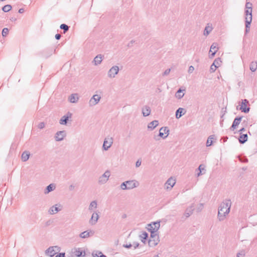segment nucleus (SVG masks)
<instances>
[{
	"label": "nucleus",
	"mask_w": 257,
	"mask_h": 257,
	"mask_svg": "<svg viewBox=\"0 0 257 257\" xmlns=\"http://www.w3.org/2000/svg\"><path fill=\"white\" fill-rule=\"evenodd\" d=\"M247 138L248 137L247 134H240V136L238 138V141L240 144H243L247 141Z\"/></svg>",
	"instance_id": "nucleus-26"
},
{
	"label": "nucleus",
	"mask_w": 257,
	"mask_h": 257,
	"mask_svg": "<svg viewBox=\"0 0 257 257\" xmlns=\"http://www.w3.org/2000/svg\"><path fill=\"white\" fill-rule=\"evenodd\" d=\"M242 119V116H238L235 118L231 126L230 127L231 131H234L236 126L240 123Z\"/></svg>",
	"instance_id": "nucleus-17"
},
{
	"label": "nucleus",
	"mask_w": 257,
	"mask_h": 257,
	"mask_svg": "<svg viewBox=\"0 0 257 257\" xmlns=\"http://www.w3.org/2000/svg\"><path fill=\"white\" fill-rule=\"evenodd\" d=\"M185 89H182L181 88H179L175 94V97L178 99H181L185 95Z\"/></svg>",
	"instance_id": "nucleus-22"
},
{
	"label": "nucleus",
	"mask_w": 257,
	"mask_h": 257,
	"mask_svg": "<svg viewBox=\"0 0 257 257\" xmlns=\"http://www.w3.org/2000/svg\"><path fill=\"white\" fill-rule=\"evenodd\" d=\"M62 209V206L60 204H57L50 208L48 212L50 214L53 215L57 213Z\"/></svg>",
	"instance_id": "nucleus-8"
},
{
	"label": "nucleus",
	"mask_w": 257,
	"mask_h": 257,
	"mask_svg": "<svg viewBox=\"0 0 257 257\" xmlns=\"http://www.w3.org/2000/svg\"><path fill=\"white\" fill-rule=\"evenodd\" d=\"M102 60V55L101 54L97 55L94 59L93 62H94L95 65H98L100 64Z\"/></svg>",
	"instance_id": "nucleus-28"
},
{
	"label": "nucleus",
	"mask_w": 257,
	"mask_h": 257,
	"mask_svg": "<svg viewBox=\"0 0 257 257\" xmlns=\"http://www.w3.org/2000/svg\"><path fill=\"white\" fill-rule=\"evenodd\" d=\"M250 25H249L248 26L246 25V23H245V33H247L249 31Z\"/></svg>",
	"instance_id": "nucleus-53"
},
{
	"label": "nucleus",
	"mask_w": 257,
	"mask_h": 257,
	"mask_svg": "<svg viewBox=\"0 0 257 257\" xmlns=\"http://www.w3.org/2000/svg\"><path fill=\"white\" fill-rule=\"evenodd\" d=\"M29 156L30 154L28 152H24L22 155V160L24 162H26L29 159Z\"/></svg>",
	"instance_id": "nucleus-32"
},
{
	"label": "nucleus",
	"mask_w": 257,
	"mask_h": 257,
	"mask_svg": "<svg viewBox=\"0 0 257 257\" xmlns=\"http://www.w3.org/2000/svg\"><path fill=\"white\" fill-rule=\"evenodd\" d=\"M140 237L142 238V241L145 243L146 240L148 238V233L145 231L143 232Z\"/></svg>",
	"instance_id": "nucleus-35"
},
{
	"label": "nucleus",
	"mask_w": 257,
	"mask_h": 257,
	"mask_svg": "<svg viewBox=\"0 0 257 257\" xmlns=\"http://www.w3.org/2000/svg\"><path fill=\"white\" fill-rule=\"evenodd\" d=\"M245 131V128L244 127L241 128L239 130V132L240 134H242L243 132H244Z\"/></svg>",
	"instance_id": "nucleus-60"
},
{
	"label": "nucleus",
	"mask_w": 257,
	"mask_h": 257,
	"mask_svg": "<svg viewBox=\"0 0 257 257\" xmlns=\"http://www.w3.org/2000/svg\"><path fill=\"white\" fill-rule=\"evenodd\" d=\"M60 28L63 30V33H66L69 30V27L65 24H62L60 25Z\"/></svg>",
	"instance_id": "nucleus-37"
},
{
	"label": "nucleus",
	"mask_w": 257,
	"mask_h": 257,
	"mask_svg": "<svg viewBox=\"0 0 257 257\" xmlns=\"http://www.w3.org/2000/svg\"><path fill=\"white\" fill-rule=\"evenodd\" d=\"M9 32V29L7 28H5L2 30V36L3 37H6Z\"/></svg>",
	"instance_id": "nucleus-43"
},
{
	"label": "nucleus",
	"mask_w": 257,
	"mask_h": 257,
	"mask_svg": "<svg viewBox=\"0 0 257 257\" xmlns=\"http://www.w3.org/2000/svg\"><path fill=\"white\" fill-rule=\"evenodd\" d=\"M159 237L157 233H154V231L151 233L150 238L148 241L149 245L150 247H155L159 242Z\"/></svg>",
	"instance_id": "nucleus-3"
},
{
	"label": "nucleus",
	"mask_w": 257,
	"mask_h": 257,
	"mask_svg": "<svg viewBox=\"0 0 257 257\" xmlns=\"http://www.w3.org/2000/svg\"><path fill=\"white\" fill-rule=\"evenodd\" d=\"M73 253L77 257L84 256L85 254V251L81 248H75L73 251Z\"/></svg>",
	"instance_id": "nucleus-24"
},
{
	"label": "nucleus",
	"mask_w": 257,
	"mask_h": 257,
	"mask_svg": "<svg viewBox=\"0 0 257 257\" xmlns=\"http://www.w3.org/2000/svg\"><path fill=\"white\" fill-rule=\"evenodd\" d=\"M119 71V67L117 66H112L108 72V76L109 78H114Z\"/></svg>",
	"instance_id": "nucleus-10"
},
{
	"label": "nucleus",
	"mask_w": 257,
	"mask_h": 257,
	"mask_svg": "<svg viewBox=\"0 0 257 257\" xmlns=\"http://www.w3.org/2000/svg\"><path fill=\"white\" fill-rule=\"evenodd\" d=\"M163 129V132H164L165 134L166 135H167V137L168 136L169 134V130L168 129V127H162Z\"/></svg>",
	"instance_id": "nucleus-45"
},
{
	"label": "nucleus",
	"mask_w": 257,
	"mask_h": 257,
	"mask_svg": "<svg viewBox=\"0 0 257 257\" xmlns=\"http://www.w3.org/2000/svg\"><path fill=\"white\" fill-rule=\"evenodd\" d=\"M134 41H133V40H132V41H131L128 43V47H131V46H132V44H133V43H134Z\"/></svg>",
	"instance_id": "nucleus-64"
},
{
	"label": "nucleus",
	"mask_w": 257,
	"mask_h": 257,
	"mask_svg": "<svg viewBox=\"0 0 257 257\" xmlns=\"http://www.w3.org/2000/svg\"><path fill=\"white\" fill-rule=\"evenodd\" d=\"M55 257H65V253L64 252L59 253Z\"/></svg>",
	"instance_id": "nucleus-52"
},
{
	"label": "nucleus",
	"mask_w": 257,
	"mask_h": 257,
	"mask_svg": "<svg viewBox=\"0 0 257 257\" xmlns=\"http://www.w3.org/2000/svg\"><path fill=\"white\" fill-rule=\"evenodd\" d=\"M205 166L204 165L201 164L199 166V167H198V169L196 170V171L198 170L200 172H201L202 173H203L202 172L204 171V172L205 173L206 170H205Z\"/></svg>",
	"instance_id": "nucleus-42"
},
{
	"label": "nucleus",
	"mask_w": 257,
	"mask_h": 257,
	"mask_svg": "<svg viewBox=\"0 0 257 257\" xmlns=\"http://www.w3.org/2000/svg\"><path fill=\"white\" fill-rule=\"evenodd\" d=\"M231 201L229 199L224 200L218 207L217 217L219 221H223L230 212Z\"/></svg>",
	"instance_id": "nucleus-1"
},
{
	"label": "nucleus",
	"mask_w": 257,
	"mask_h": 257,
	"mask_svg": "<svg viewBox=\"0 0 257 257\" xmlns=\"http://www.w3.org/2000/svg\"><path fill=\"white\" fill-rule=\"evenodd\" d=\"M223 109H222V115L221 116V118H222L224 116V115L225 114V112H226V110H223Z\"/></svg>",
	"instance_id": "nucleus-62"
},
{
	"label": "nucleus",
	"mask_w": 257,
	"mask_h": 257,
	"mask_svg": "<svg viewBox=\"0 0 257 257\" xmlns=\"http://www.w3.org/2000/svg\"><path fill=\"white\" fill-rule=\"evenodd\" d=\"M221 63V59L220 58H217L214 60L213 64L214 65H217L218 67L220 66Z\"/></svg>",
	"instance_id": "nucleus-40"
},
{
	"label": "nucleus",
	"mask_w": 257,
	"mask_h": 257,
	"mask_svg": "<svg viewBox=\"0 0 257 257\" xmlns=\"http://www.w3.org/2000/svg\"><path fill=\"white\" fill-rule=\"evenodd\" d=\"M176 183L175 180L172 177L169 178L165 184V187L166 189H171Z\"/></svg>",
	"instance_id": "nucleus-12"
},
{
	"label": "nucleus",
	"mask_w": 257,
	"mask_h": 257,
	"mask_svg": "<svg viewBox=\"0 0 257 257\" xmlns=\"http://www.w3.org/2000/svg\"><path fill=\"white\" fill-rule=\"evenodd\" d=\"M159 124V121L158 120H155L151 122H150L148 124V128L149 130H150L151 131L153 130L156 127H157Z\"/></svg>",
	"instance_id": "nucleus-25"
},
{
	"label": "nucleus",
	"mask_w": 257,
	"mask_h": 257,
	"mask_svg": "<svg viewBox=\"0 0 257 257\" xmlns=\"http://www.w3.org/2000/svg\"><path fill=\"white\" fill-rule=\"evenodd\" d=\"M245 9H252V4L249 2H247L245 4Z\"/></svg>",
	"instance_id": "nucleus-46"
},
{
	"label": "nucleus",
	"mask_w": 257,
	"mask_h": 257,
	"mask_svg": "<svg viewBox=\"0 0 257 257\" xmlns=\"http://www.w3.org/2000/svg\"><path fill=\"white\" fill-rule=\"evenodd\" d=\"M217 68H218V66L214 65L212 63V65L210 66V72H214L216 70Z\"/></svg>",
	"instance_id": "nucleus-44"
},
{
	"label": "nucleus",
	"mask_w": 257,
	"mask_h": 257,
	"mask_svg": "<svg viewBox=\"0 0 257 257\" xmlns=\"http://www.w3.org/2000/svg\"><path fill=\"white\" fill-rule=\"evenodd\" d=\"M78 94L77 93L72 94L69 97V100L71 103H76L78 100Z\"/></svg>",
	"instance_id": "nucleus-27"
},
{
	"label": "nucleus",
	"mask_w": 257,
	"mask_h": 257,
	"mask_svg": "<svg viewBox=\"0 0 257 257\" xmlns=\"http://www.w3.org/2000/svg\"><path fill=\"white\" fill-rule=\"evenodd\" d=\"M74 188V186L73 185H71L69 186V189L70 190H72Z\"/></svg>",
	"instance_id": "nucleus-63"
},
{
	"label": "nucleus",
	"mask_w": 257,
	"mask_h": 257,
	"mask_svg": "<svg viewBox=\"0 0 257 257\" xmlns=\"http://www.w3.org/2000/svg\"><path fill=\"white\" fill-rule=\"evenodd\" d=\"M24 12V9L23 8L20 9L19 10V13L20 14H22Z\"/></svg>",
	"instance_id": "nucleus-61"
},
{
	"label": "nucleus",
	"mask_w": 257,
	"mask_h": 257,
	"mask_svg": "<svg viewBox=\"0 0 257 257\" xmlns=\"http://www.w3.org/2000/svg\"><path fill=\"white\" fill-rule=\"evenodd\" d=\"M141 163H142L141 161H140V160H138L136 162V167H140V166H141Z\"/></svg>",
	"instance_id": "nucleus-54"
},
{
	"label": "nucleus",
	"mask_w": 257,
	"mask_h": 257,
	"mask_svg": "<svg viewBox=\"0 0 257 257\" xmlns=\"http://www.w3.org/2000/svg\"><path fill=\"white\" fill-rule=\"evenodd\" d=\"M245 252L244 250H241L236 254V257H244Z\"/></svg>",
	"instance_id": "nucleus-41"
},
{
	"label": "nucleus",
	"mask_w": 257,
	"mask_h": 257,
	"mask_svg": "<svg viewBox=\"0 0 257 257\" xmlns=\"http://www.w3.org/2000/svg\"><path fill=\"white\" fill-rule=\"evenodd\" d=\"M123 246L125 248H129L131 247L132 246H133V245L131 243H130L128 244H123Z\"/></svg>",
	"instance_id": "nucleus-55"
},
{
	"label": "nucleus",
	"mask_w": 257,
	"mask_h": 257,
	"mask_svg": "<svg viewBox=\"0 0 257 257\" xmlns=\"http://www.w3.org/2000/svg\"><path fill=\"white\" fill-rule=\"evenodd\" d=\"M133 245V246L134 247L135 249L139 247L140 243L138 242H133V244H132Z\"/></svg>",
	"instance_id": "nucleus-51"
},
{
	"label": "nucleus",
	"mask_w": 257,
	"mask_h": 257,
	"mask_svg": "<svg viewBox=\"0 0 257 257\" xmlns=\"http://www.w3.org/2000/svg\"><path fill=\"white\" fill-rule=\"evenodd\" d=\"M72 114L70 112H68L66 115L63 116L59 120L61 124L66 125L69 118L71 117Z\"/></svg>",
	"instance_id": "nucleus-13"
},
{
	"label": "nucleus",
	"mask_w": 257,
	"mask_h": 257,
	"mask_svg": "<svg viewBox=\"0 0 257 257\" xmlns=\"http://www.w3.org/2000/svg\"><path fill=\"white\" fill-rule=\"evenodd\" d=\"M97 206V202L95 200L92 201L90 203V205L88 207V209L89 211H92L93 208H96Z\"/></svg>",
	"instance_id": "nucleus-33"
},
{
	"label": "nucleus",
	"mask_w": 257,
	"mask_h": 257,
	"mask_svg": "<svg viewBox=\"0 0 257 257\" xmlns=\"http://www.w3.org/2000/svg\"><path fill=\"white\" fill-rule=\"evenodd\" d=\"M194 210V205L193 204H191L190 206L188 207L184 213V216L185 217V219L189 217L192 214L193 211Z\"/></svg>",
	"instance_id": "nucleus-16"
},
{
	"label": "nucleus",
	"mask_w": 257,
	"mask_h": 257,
	"mask_svg": "<svg viewBox=\"0 0 257 257\" xmlns=\"http://www.w3.org/2000/svg\"><path fill=\"white\" fill-rule=\"evenodd\" d=\"M112 143V138H110L109 141L106 140V139H105L102 146L103 150L107 151L111 146Z\"/></svg>",
	"instance_id": "nucleus-19"
},
{
	"label": "nucleus",
	"mask_w": 257,
	"mask_h": 257,
	"mask_svg": "<svg viewBox=\"0 0 257 257\" xmlns=\"http://www.w3.org/2000/svg\"><path fill=\"white\" fill-rule=\"evenodd\" d=\"M249 69L251 72H255L257 69V62L252 61L249 65Z\"/></svg>",
	"instance_id": "nucleus-31"
},
{
	"label": "nucleus",
	"mask_w": 257,
	"mask_h": 257,
	"mask_svg": "<svg viewBox=\"0 0 257 257\" xmlns=\"http://www.w3.org/2000/svg\"><path fill=\"white\" fill-rule=\"evenodd\" d=\"M170 71H171L170 69H167L163 73V75L166 76V75H168L170 73Z\"/></svg>",
	"instance_id": "nucleus-49"
},
{
	"label": "nucleus",
	"mask_w": 257,
	"mask_h": 257,
	"mask_svg": "<svg viewBox=\"0 0 257 257\" xmlns=\"http://www.w3.org/2000/svg\"><path fill=\"white\" fill-rule=\"evenodd\" d=\"M216 52H217L216 51H214V52H212V53L210 54L209 55L210 58H212L213 57H214Z\"/></svg>",
	"instance_id": "nucleus-58"
},
{
	"label": "nucleus",
	"mask_w": 257,
	"mask_h": 257,
	"mask_svg": "<svg viewBox=\"0 0 257 257\" xmlns=\"http://www.w3.org/2000/svg\"><path fill=\"white\" fill-rule=\"evenodd\" d=\"M60 251V247L58 246H54L49 247L45 251L46 254L50 257L54 256L57 252Z\"/></svg>",
	"instance_id": "nucleus-4"
},
{
	"label": "nucleus",
	"mask_w": 257,
	"mask_h": 257,
	"mask_svg": "<svg viewBox=\"0 0 257 257\" xmlns=\"http://www.w3.org/2000/svg\"><path fill=\"white\" fill-rule=\"evenodd\" d=\"M252 9H245V22L246 23V25L248 26L250 25L252 22Z\"/></svg>",
	"instance_id": "nucleus-7"
},
{
	"label": "nucleus",
	"mask_w": 257,
	"mask_h": 257,
	"mask_svg": "<svg viewBox=\"0 0 257 257\" xmlns=\"http://www.w3.org/2000/svg\"><path fill=\"white\" fill-rule=\"evenodd\" d=\"M151 109L148 105H145L142 108V114L144 116L146 117L151 114Z\"/></svg>",
	"instance_id": "nucleus-20"
},
{
	"label": "nucleus",
	"mask_w": 257,
	"mask_h": 257,
	"mask_svg": "<svg viewBox=\"0 0 257 257\" xmlns=\"http://www.w3.org/2000/svg\"><path fill=\"white\" fill-rule=\"evenodd\" d=\"M218 50V44L216 43H213L210 47V52H212V50L217 52Z\"/></svg>",
	"instance_id": "nucleus-36"
},
{
	"label": "nucleus",
	"mask_w": 257,
	"mask_h": 257,
	"mask_svg": "<svg viewBox=\"0 0 257 257\" xmlns=\"http://www.w3.org/2000/svg\"><path fill=\"white\" fill-rule=\"evenodd\" d=\"M12 9V6L10 5H7L2 8V10L4 12H8Z\"/></svg>",
	"instance_id": "nucleus-39"
},
{
	"label": "nucleus",
	"mask_w": 257,
	"mask_h": 257,
	"mask_svg": "<svg viewBox=\"0 0 257 257\" xmlns=\"http://www.w3.org/2000/svg\"><path fill=\"white\" fill-rule=\"evenodd\" d=\"M194 70V67L193 66H190L189 67L188 71L189 73H192L193 72Z\"/></svg>",
	"instance_id": "nucleus-50"
},
{
	"label": "nucleus",
	"mask_w": 257,
	"mask_h": 257,
	"mask_svg": "<svg viewBox=\"0 0 257 257\" xmlns=\"http://www.w3.org/2000/svg\"><path fill=\"white\" fill-rule=\"evenodd\" d=\"M66 136V132L65 131H58L56 133L55 139L56 141H62Z\"/></svg>",
	"instance_id": "nucleus-15"
},
{
	"label": "nucleus",
	"mask_w": 257,
	"mask_h": 257,
	"mask_svg": "<svg viewBox=\"0 0 257 257\" xmlns=\"http://www.w3.org/2000/svg\"><path fill=\"white\" fill-rule=\"evenodd\" d=\"M61 35L60 34H56L55 37L56 40H59L61 38Z\"/></svg>",
	"instance_id": "nucleus-57"
},
{
	"label": "nucleus",
	"mask_w": 257,
	"mask_h": 257,
	"mask_svg": "<svg viewBox=\"0 0 257 257\" xmlns=\"http://www.w3.org/2000/svg\"><path fill=\"white\" fill-rule=\"evenodd\" d=\"M148 225V230L149 232H150V233H152L153 231H154V233H157V231L160 228V224L159 221H156L152 222Z\"/></svg>",
	"instance_id": "nucleus-6"
},
{
	"label": "nucleus",
	"mask_w": 257,
	"mask_h": 257,
	"mask_svg": "<svg viewBox=\"0 0 257 257\" xmlns=\"http://www.w3.org/2000/svg\"><path fill=\"white\" fill-rule=\"evenodd\" d=\"M94 234V231L91 230H88L80 233L79 237L81 238H86L93 236Z\"/></svg>",
	"instance_id": "nucleus-14"
},
{
	"label": "nucleus",
	"mask_w": 257,
	"mask_h": 257,
	"mask_svg": "<svg viewBox=\"0 0 257 257\" xmlns=\"http://www.w3.org/2000/svg\"><path fill=\"white\" fill-rule=\"evenodd\" d=\"M215 139V136L214 135L210 136L206 141V145L207 147L211 146L213 144V140Z\"/></svg>",
	"instance_id": "nucleus-30"
},
{
	"label": "nucleus",
	"mask_w": 257,
	"mask_h": 257,
	"mask_svg": "<svg viewBox=\"0 0 257 257\" xmlns=\"http://www.w3.org/2000/svg\"><path fill=\"white\" fill-rule=\"evenodd\" d=\"M186 112V110L182 107H179L178 109H177L175 116L177 118H180L182 115H183Z\"/></svg>",
	"instance_id": "nucleus-21"
},
{
	"label": "nucleus",
	"mask_w": 257,
	"mask_h": 257,
	"mask_svg": "<svg viewBox=\"0 0 257 257\" xmlns=\"http://www.w3.org/2000/svg\"><path fill=\"white\" fill-rule=\"evenodd\" d=\"M110 176V172L106 171L105 173L99 177L98 179V183L100 184H104L108 181Z\"/></svg>",
	"instance_id": "nucleus-9"
},
{
	"label": "nucleus",
	"mask_w": 257,
	"mask_h": 257,
	"mask_svg": "<svg viewBox=\"0 0 257 257\" xmlns=\"http://www.w3.org/2000/svg\"><path fill=\"white\" fill-rule=\"evenodd\" d=\"M213 28L212 26H210L209 24L205 27L203 34L205 36H207L212 31Z\"/></svg>",
	"instance_id": "nucleus-29"
},
{
	"label": "nucleus",
	"mask_w": 257,
	"mask_h": 257,
	"mask_svg": "<svg viewBox=\"0 0 257 257\" xmlns=\"http://www.w3.org/2000/svg\"><path fill=\"white\" fill-rule=\"evenodd\" d=\"M56 188V185L54 183H52L49 184L48 186L46 187L44 190V194H47L51 192V191L54 190Z\"/></svg>",
	"instance_id": "nucleus-23"
},
{
	"label": "nucleus",
	"mask_w": 257,
	"mask_h": 257,
	"mask_svg": "<svg viewBox=\"0 0 257 257\" xmlns=\"http://www.w3.org/2000/svg\"><path fill=\"white\" fill-rule=\"evenodd\" d=\"M92 255L93 257H107L105 255L103 254L102 252L99 251L93 252Z\"/></svg>",
	"instance_id": "nucleus-34"
},
{
	"label": "nucleus",
	"mask_w": 257,
	"mask_h": 257,
	"mask_svg": "<svg viewBox=\"0 0 257 257\" xmlns=\"http://www.w3.org/2000/svg\"><path fill=\"white\" fill-rule=\"evenodd\" d=\"M139 182L136 180H128L122 182L120 185V188L123 190H131L138 187Z\"/></svg>",
	"instance_id": "nucleus-2"
},
{
	"label": "nucleus",
	"mask_w": 257,
	"mask_h": 257,
	"mask_svg": "<svg viewBox=\"0 0 257 257\" xmlns=\"http://www.w3.org/2000/svg\"><path fill=\"white\" fill-rule=\"evenodd\" d=\"M99 215L97 212H94L92 214L91 217L89 220V223L91 225H95L98 221Z\"/></svg>",
	"instance_id": "nucleus-18"
},
{
	"label": "nucleus",
	"mask_w": 257,
	"mask_h": 257,
	"mask_svg": "<svg viewBox=\"0 0 257 257\" xmlns=\"http://www.w3.org/2000/svg\"><path fill=\"white\" fill-rule=\"evenodd\" d=\"M203 208V204L200 203L199 204V206L196 209L197 212H200L202 210Z\"/></svg>",
	"instance_id": "nucleus-47"
},
{
	"label": "nucleus",
	"mask_w": 257,
	"mask_h": 257,
	"mask_svg": "<svg viewBox=\"0 0 257 257\" xmlns=\"http://www.w3.org/2000/svg\"><path fill=\"white\" fill-rule=\"evenodd\" d=\"M165 133L163 132V127H162L160 130L159 133V136L161 138H163V139H166L167 137V135H165Z\"/></svg>",
	"instance_id": "nucleus-38"
},
{
	"label": "nucleus",
	"mask_w": 257,
	"mask_h": 257,
	"mask_svg": "<svg viewBox=\"0 0 257 257\" xmlns=\"http://www.w3.org/2000/svg\"><path fill=\"white\" fill-rule=\"evenodd\" d=\"M101 97L97 94H94L90 98L89 101V105L90 106H93L97 104L100 101Z\"/></svg>",
	"instance_id": "nucleus-11"
},
{
	"label": "nucleus",
	"mask_w": 257,
	"mask_h": 257,
	"mask_svg": "<svg viewBox=\"0 0 257 257\" xmlns=\"http://www.w3.org/2000/svg\"><path fill=\"white\" fill-rule=\"evenodd\" d=\"M248 101L246 99H242L239 109L244 113H248L249 111L250 107L248 106Z\"/></svg>",
	"instance_id": "nucleus-5"
},
{
	"label": "nucleus",
	"mask_w": 257,
	"mask_h": 257,
	"mask_svg": "<svg viewBox=\"0 0 257 257\" xmlns=\"http://www.w3.org/2000/svg\"><path fill=\"white\" fill-rule=\"evenodd\" d=\"M52 221L51 220H48V221L46 222V223H45V225H46V226H48L52 224Z\"/></svg>",
	"instance_id": "nucleus-56"
},
{
	"label": "nucleus",
	"mask_w": 257,
	"mask_h": 257,
	"mask_svg": "<svg viewBox=\"0 0 257 257\" xmlns=\"http://www.w3.org/2000/svg\"><path fill=\"white\" fill-rule=\"evenodd\" d=\"M45 126V123L44 122H41L38 124V128L40 129H43Z\"/></svg>",
	"instance_id": "nucleus-48"
},
{
	"label": "nucleus",
	"mask_w": 257,
	"mask_h": 257,
	"mask_svg": "<svg viewBox=\"0 0 257 257\" xmlns=\"http://www.w3.org/2000/svg\"><path fill=\"white\" fill-rule=\"evenodd\" d=\"M204 174H205V172L202 173L201 172L199 171V172L197 173L196 175L197 177H199Z\"/></svg>",
	"instance_id": "nucleus-59"
}]
</instances>
